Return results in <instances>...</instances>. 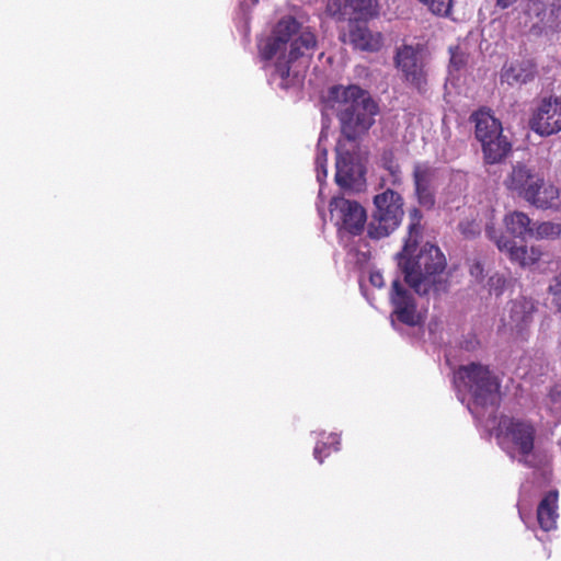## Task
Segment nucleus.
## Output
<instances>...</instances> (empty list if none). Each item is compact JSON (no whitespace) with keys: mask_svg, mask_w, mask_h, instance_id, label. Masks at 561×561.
Segmentation results:
<instances>
[{"mask_svg":"<svg viewBox=\"0 0 561 561\" xmlns=\"http://www.w3.org/2000/svg\"><path fill=\"white\" fill-rule=\"evenodd\" d=\"M454 385L461 402L469 394L471 402L468 409L490 435H494L497 444L512 458L529 467L539 463L534 439V426L523 420L494 414L499 402L500 382L486 366L471 363L459 367L454 374Z\"/></svg>","mask_w":561,"mask_h":561,"instance_id":"1","label":"nucleus"},{"mask_svg":"<svg viewBox=\"0 0 561 561\" xmlns=\"http://www.w3.org/2000/svg\"><path fill=\"white\" fill-rule=\"evenodd\" d=\"M420 225L411 224L409 237L402 252L398 254V265L404 282L394 279L390 294L392 306L391 323L397 322L409 327L420 325L425 318V310L419 304V296L445 293L448 289V277L445 272L446 259L438 247L425 243L416 252Z\"/></svg>","mask_w":561,"mask_h":561,"instance_id":"2","label":"nucleus"},{"mask_svg":"<svg viewBox=\"0 0 561 561\" xmlns=\"http://www.w3.org/2000/svg\"><path fill=\"white\" fill-rule=\"evenodd\" d=\"M325 111L336 113L345 141L336 147L335 182L343 188H357L364 180V165L355 138L374 124L378 108L368 92L357 85H334L324 101Z\"/></svg>","mask_w":561,"mask_h":561,"instance_id":"3","label":"nucleus"},{"mask_svg":"<svg viewBox=\"0 0 561 561\" xmlns=\"http://www.w3.org/2000/svg\"><path fill=\"white\" fill-rule=\"evenodd\" d=\"M317 45L314 34L295 19H282L271 37L260 47L265 68L272 70V78L279 79L278 85L288 88L290 76L297 75V64H305Z\"/></svg>","mask_w":561,"mask_h":561,"instance_id":"4","label":"nucleus"},{"mask_svg":"<svg viewBox=\"0 0 561 561\" xmlns=\"http://www.w3.org/2000/svg\"><path fill=\"white\" fill-rule=\"evenodd\" d=\"M476 137L481 142L484 161L493 164L502 161L511 150V144L503 135L501 122L490 110L481 108L472 115Z\"/></svg>","mask_w":561,"mask_h":561,"instance_id":"5","label":"nucleus"},{"mask_svg":"<svg viewBox=\"0 0 561 561\" xmlns=\"http://www.w3.org/2000/svg\"><path fill=\"white\" fill-rule=\"evenodd\" d=\"M375 210L368 224V236L381 239L394 231L403 217V201L401 195L387 188L374 198Z\"/></svg>","mask_w":561,"mask_h":561,"instance_id":"6","label":"nucleus"},{"mask_svg":"<svg viewBox=\"0 0 561 561\" xmlns=\"http://www.w3.org/2000/svg\"><path fill=\"white\" fill-rule=\"evenodd\" d=\"M524 18L520 23L536 33H548L561 30V4L549 8L540 0H526L520 4Z\"/></svg>","mask_w":561,"mask_h":561,"instance_id":"7","label":"nucleus"},{"mask_svg":"<svg viewBox=\"0 0 561 561\" xmlns=\"http://www.w3.org/2000/svg\"><path fill=\"white\" fill-rule=\"evenodd\" d=\"M330 216L340 232L358 234L366 222L365 209L355 201L342 196L333 197L330 202Z\"/></svg>","mask_w":561,"mask_h":561,"instance_id":"8","label":"nucleus"},{"mask_svg":"<svg viewBox=\"0 0 561 561\" xmlns=\"http://www.w3.org/2000/svg\"><path fill=\"white\" fill-rule=\"evenodd\" d=\"M542 174L535 168L524 163H517L506 174L503 184L505 188L516 197L526 203L531 198L535 188L541 183Z\"/></svg>","mask_w":561,"mask_h":561,"instance_id":"9","label":"nucleus"},{"mask_svg":"<svg viewBox=\"0 0 561 561\" xmlns=\"http://www.w3.org/2000/svg\"><path fill=\"white\" fill-rule=\"evenodd\" d=\"M485 233L489 239L494 241L500 252L506 254L512 262L520 266H531L537 263L541 256V251L537 247L517 245L515 240L497 233L493 226H485Z\"/></svg>","mask_w":561,"mask_h":561,"instance_id":"10","label":"nucleus"},{"mask_svg":"<svg viewBox=\"0 0 561 561\" xmlns=\"http://www.w3.org/2000/svg\"><path fill=\"white\" fill-rule=\"evenodd\" d=\"M396 62L405 80L421 90L426 83L424 51L419 47L403 46L397 53Z\"/></svg>","mask_w":561,"mask_h":561,"instance_id":"11","label":"nucleus"},{"mask_svg":"<svg viewBox=\"0 0 561 561\" xmlns=\"http://www.w3.org/2000/svg\"><path fill=\"white\" fill-rule=\"evenodd\" d=\"M530 128L540 136L561 131V98L543 100L530 118Z\"/></svg>","mask_w":561,"mask_h":561,"instance_id":"12","label":"nucleus"},{"mask_svg":"<svg viewBox=\"0 0 561 561\" xmlns=\"http://www.w3.org/2000/svg\"><path fill=\"white\" fill-rule=\"evenodd\" d=\"M533 312L534 304L530 300L526 298L513 300L502 314L500 329L520 334L531 322Z\"/></svg>","mask_w":561,"mask_h":561,"instance_id":"13","label":"nucleus"},{"mask_svg":"<svg viewBox=\"0 0 561 561\" xmlns=\"http://www.w3.org/2000/svg\"><path fill=\"white\" fill-rule=\"evenodd\" d=\"M415 194L421 206L431 208L435 203V190L438 180L436 169L425 163H419L413 171Z\"/></svg>","mask_w":561,"mask_h":561,"instance_id":"14","label":"nucleus"},{"mask_svg":"<svg viewBox=\"0 0 561 561\" xmlns=\"http://www.w3.org/2000/svg\"><path fill=\"white\" fill-rule=\"evenodd\" d=\"M528 204L542 210H561V188L542 176Z\"/></svg>","mask_w":561,"mask_h":561,"instance_id":"15","label":"nucleus"},{"mask_svg":"<svg viewBox=\"0 0 561 561\" xmlns=\"http://www.w3.org/2000/svg\"><path fill=\"white\" fill-rule=\"evenodd\" d=\"M344 42H348L356 49L376 51L381 47L382 41L379 33L370 32L365 25L351 23L348 34L344 35Z\"/></svg>","mask_w":561,"mask_h":561,"instance_id":"16","label":"nucleus"},{"mask_svg":"<svg viewBox=\"0 0 561 561\" xmlns=\"http://www.w3.org/2000/svg\"><path fill=\"white\" fill-rule=\"evenodd\" d=\"M328 10L333 15L357 13L359 18L368 16L376 11V0H329Z\"/></svg>","mask_w":561,"mask_h":561,"instance_id":"17","label":"nucleus"},{"mask_svg":"<svg viewBox=\"0 0 561 561\" xmlns=\"http://www.w3.org/2000/svg\"><path fill=\"white\" fill-rule=\"evenodd\" d=\"M535 75V65L529 59H516L504 65L501 71L502 82L510 85L523 84L531 80Z\"/></svg>","mask_w":561,"mask_h":561,"instance_id":"18","label":"nucleus"},{"mask_svg":"<svg viewBox=\"0 0 561 561\" xmlns=\"http://www.w3.org/2000/svg\"><path fill=\"white\" fill-rule=\"evenodd\" d=\"M503 224L506 232L513 238L526 240L531 237L534 222L524 211H508L503 218Z\"/></svg>","mask_w":561,"mask_h":561,"instance_id":"19","label":"nucleus"},{"mask_svg":"<svg viewBox=\"0 0 561 561\" xmlns=\"http://www.w3.org/2000/svg\"><path fill=\"white\" fill-rule=\"evenodd\" d=\"M557 492H549L540 502L537 510V519L540 527L549 531L556 527L557 524Z\"/></svg>","mask_w":561,"mask_h":561,"instance_id":"20","label":"nucleus"},{"mask_svg":"<svg viewBox=\"0 0 561 561\" xmlns=\"http://www.w3.org/2000/svg\"><path fill=\"white\" fill-rule=\"evenodd\" d=\"M325 138H327L325 126H323V128L320 133V136H319L318 146H317V157H316L317 180L320 183L319 197H322V183L328 175V170H327L328 151L323 145Z\"/></svg>","mask_w":561,"mask_h":561,"instance_id":"21","label":"nucleus"},{"mask_svg":"<svg viewBox=\"0 0 561 561\" xmlns=\"http://www.w3.org/2000/svg\"><path fill=\"white\" fill-rule=\"evenodd\" d=\"M561 234V225L552 221L534 222L531 237L538 240H554Z\"/></svg>","mask_w":561,"mask_h":561,"instance_id":"22","label":"nucleus"},{"mask_svg":"<svg viewBox=\"0 0 561 561\" xmlns=\"http://www.w3.org/2000/svg\"><path fill=\"white\" fill-rule=\"evenodd\" d=\"M340 449V437L336 434H330L327 437V442L318 440L314 449L313 456L314 458L322 463L323 459L328 457L331 451H337Z\"/></svg>","mask_w":561,"mask_h":561,"instance_id":"23","label":"nucleus"},{"mask_svg":"<svg viewBox=\"0 0 561 561\" xmlns=\"http://www.w3.org/2000/svg\"><path fill=\"white\" fill-rule=\"evenodd\" d=\"M542 409L553 420L557 421L561 419V390L558 387L550 389L542 402Z\"/></svg>","mask_w":561,"mask_h":561,"instance_id":"24","label":"nucleus"},{"mask_svg":"<svg viewBox=\"0 0 561 561\" xmlns=\"http://www.w3.org/2000/svg\"><path fill=\"white\" fill-rule=\"evenodd\" d=\"M424 5L428 8V10L437 15H447L453 5V0H419Z\"/></svg>","mask_w":561,"mask_h":561,"instance_id":"25","label":"nucleus"},{"mask_svg":"<svg viewBox=\"0 0 561 561\" xmlns=\"http://www.w3.org/2000/svg\"><path fill=\"white\" fill-rule=\"evenodd\" d=\"M450 51V64L449 75L454 76L455 71H459L467 62V56L460 47H451Z\"/></svg>","mask_w":561,"mask_h":561,"instance_id":"26","label":"nucleus"},{"mask_svg":"<svg viewBox=\"0 0 561 561\" xmlns=\"http://www.w3.org/2000/svg\"><path fill=\"white\" fill-rule=\"evenodd\" d=\"M550 293L552 296V304L561 312V271L556 277L554 283L550 285Z\"/></svg>","mask_w":561,"mask_h":561,"instance_id":"27","label":"nucleus"},{"mask_svg":"<svg viewBox=\"0 0 561 561\" xmlns=\"http://www.w3.org/2000/svg\"><path fill=\"white\" fill-rule=\"evenodd\" d=\"M461 233L467 238H473L478 236L481 231L480 224L477 221H462L460 225Z\"/></svg>","mask_w":561,"mask_h":561,"instance_id":"28","label":"nucleus"},{"mask_svg":"<svg viewBox=\"0 0 561 561\" xmlns=\"http://www.w3.org/2000/svg\"><path fill=\"white\" fill-rule=\"evenodd\" d=\"M389 182L393 186H400L402 183V175L398 167H390L389 168Z\"/></svg>","mask_w":561,"mask_h":561,"instance_id":"29","label":"nucleus"},{"mask_svg":"<svg viewBox=\"0 0 561 561\" xmlns=\"http://www.w3.org/2000/svg\"><path fill=\"white\" fill-rule=\"evenodd\" d=\"M369 280L373 286L378 288L385 285L383 276L379 271H373L369 275Z\"/></svg>","mask_w":561,"mask_h":561,"instance_id":"30","label":"nucleus"},{"mask_svg":"<svg viewBox=\"0 0 561 561\" xmlns=\"http://www.w3.org/2000/svg\"><path fill=\"white\" fill-rule=\"evenodd\" d=\"M489 285L491 287H494L495 295L497 296V295H500L501 288L504 285V278L499 275L492 276L489 279Z\"/></svg>","mask_w":561,"mask_h":561,"instance_id":"31","label":"nucleus"},{"mask_svg":"<svg viewBox=\"0 0 561 561\" xmlns=\"http://www.w3.org/2000/svg\"><path fill=\"white\" fill-rule=\"evenodd\" d=\"M470 274L477 279L480 278L483 274V266L480 262H474L470 266Z\"/></svg>","mask_w":561,"mask_h":561,"instance_id":"32","label":"nucleus"},{"mask_svg":"<svg viewBox=\"0 0 561 561\" xmlns=\"http://www.w3.org/2000/svg\"><path fill=\"white\" fill-rule=\"evenodd\" d=\"M256 3H257V0H241L240 1L241 7L244 9H249Z\"/></svg>","mask_w":561,"mask_h":561,"instance_id":"33","label":"nucleus"},{"mask_svg":"<svg viewBox=\"0 0 561 561\" xmlns=\"http://www.w3.org/2000/svg\"><path fill=\"white\" fill-rule=\"evenodd\" d=\"M516 0H497V5L505 9L514 3Z\"/></svg>","mask_w":561,"mask_h":561,"instance_id":"34","label":"nucleus"},{"mask_svg":"<svg viewBox=\"0 0 561 561\" xmlns=\"http://www.w3.org/2000/svg\"><path fill=\"white\" fill-rule=\"evenodd\" d=\"M466 348H467V350H471V348H473V345H472V346L467 345V346H466Z\"/></svg>","mask_w":561,"mask_h":561,"instance_id":"35","label":"nucleus"}]
</instances>
